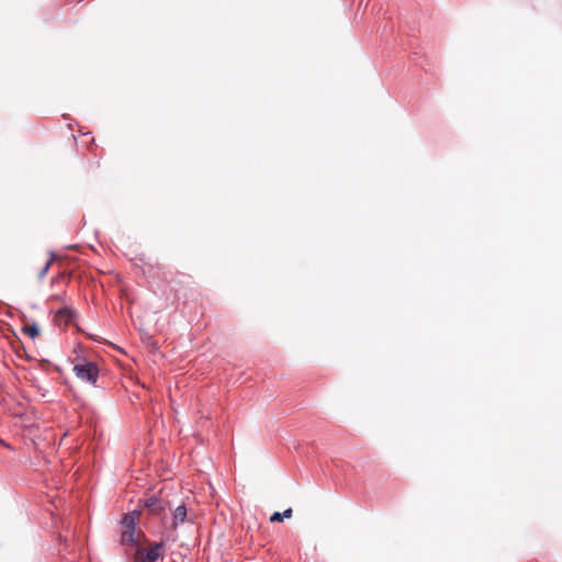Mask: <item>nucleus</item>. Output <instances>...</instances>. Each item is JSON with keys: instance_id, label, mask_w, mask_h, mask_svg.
I'll return each mask as SVG.
<instances>
[{"instance_id": "obj_1", "label": "nucleus", "mask_w": 562, "mask_h": 562, "mask_svg": "<svg viewBox=\"0 0 562 562\" xmlns=\"http://www.w3.org/2000/svg\"><path fill=\"white\" fill-rule=\"evenodd\" d=\"M143 536L142 531L136 532V522L131 514L123 516L121 520V543L123 546H136L139 543L138 537Z\"/></svg>"}, {"instance_id": "obj_2", "label": "nucleus", "mask_w": 562, "mask_h": 562, "mask_svg": "<svg viewBox=\"0 0 562 562\" xmlns=\"http://www.w3.org/2000/svg\"><path fill=\"white\" fill-rule=\"evenodd\" d=\"M134 547L133 562H157L165 554L164 540L156 542L147 551L143 550L139 543Z\"/></svg>"}, {"instance_id": "obj_3", "label": "nucleus", "mask_w": 562, "mask_h": 562, "mask_svg": "<svg viewBox=\"0 0 562 562\" xmlns=\"http://www.w3.org/2000/svg\"><path fill=\"white\" fill-rule=\"evenodd\" d=\"M76 376L85 382L95 384L99 378V369L94 362L82 361L74 366Z\"/></svg>"}, {"instance_id": "obj_4", "label": "nucleus", "mask_w": 562, "mask_h": 562, "mask_svg": "<svg viewBox=\"0 0 562 562\" xmlns=\"http://www.w3.org/2000/svg\"><path fill=\"white\" fill-rule=\"evenodd\" d=\"M76 312L68 306L61 307L56 312L55 319L58 324L68 325L72 322Z\"/></svg>"}, {"instance_id": "obj_5", "label": "nucleus", "mask_w": 562, "mask_h": 562, "mask_svg": "<svg viewBox=\"0 0 562 562\" xmlns=\"http://www.w3.org/2000/svg\"><path fill=\"white\" fill-rule=\"evenodd\" d=\"M187 518L186 505H179L172 513V529L177 530L180 524H183Z\"/></svg>"}, {"instance_id": "obj_6", "label": "nucleus", "mask_w": 562, "mask_h": 562, "mask_svg": "<svg viewBox=\"0 0 562 562\" xmlns=\"http://www.w3.org/2000/svg\"><path fill=\"white\" fill-rule=\"evenodd\" d=\"M144 506L154 514H159L165 509L164 503L156 496H150L145 499Z\"/></svg>"}, {"instance_id": "obj_7", "label": "nucleus", "mask_w": 562, "mask_h": 562, "mask_svg": "<svg viewBox=\"0 0 562 562\" xmlns=\"http://www.w3.org/2000/svg\"><path fill=\"white\" fill-rule=\"evenodd\" d=\"M292 513L293 512L291 508L285 509L283 513L276 512L270 517V521L271 522H281V521H283L284 518L292 517Z\"/></svg>"}, {"instance_id": "obj_8", "label": "nucleus", "mask_w": 562, "mask_h": 562, "mask_svg": "<svg viewBox=\"0 0 562 562\" xmlns=\"http://www.w3.org/2000/svg\"><path fill=\"white\" fill-rule=\"evenodd\" d=\"M23 331L27 334L31 338H36L40 335V328L35 323L31 325H25L23 327Z\"/></svg>"}, {"instance_id": "obj_9", "label": "nucleus", "mask_w": 562, "mask_h": 562, "mask_svg": "<svg viewBox=\"0 0 562 562\" xmlns=\"http://www.w3.org/2000/svg\"><path fill=\"white\" fill-rule=\"evenodd\" d=\"M49 265H50V262H47V263L45 265V267L43 268V270H42V272H41V277H43V276L47 272V270H48V268H49Z\"/></svg>"}, {"instance_id": "obj_10", "label": "nucleus", "mask_w": 562, "mask_h": 562, "mask_svg": "<svg viewBox=\"0 0 562 562\" xmlns=\"http://www.w3.org/2000/svg\"><path fill=\"white\" fill-rule=\"evenodd\" d=\"M0 443L5 447V448H10V446L8 443H5L1 438H0Z\"/></svg>"}]
</instances>
